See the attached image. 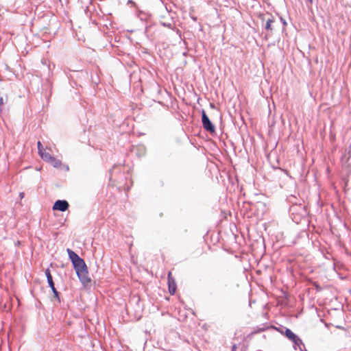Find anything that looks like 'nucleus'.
Returning a JSON list of instances; mask_svg holds the SVG:
<instances>
[{"instance_id":"nucleus-25","label":"nucleus","mask_w":351,"mask_h":351,"mask_svg":"<svg viewBox=\"0 0 351 351\" xmlns=\"http://www.w3.org/2000/svg\"><path fill=\"white\" fill-rule=\"evenodd\" d=\"M267 15L271 16V17L272 16L269 13H267Z\"/></svg>"},{"instance_id":"nucleus-18","label":"nucleus","mask_w":351,"mask_h":351,"mask_svg":"<svg viewBox=\"0 0 351 351\" xmlns=\"http://www.w3.org/2000/svg\"><path fill=\"white\" fill-rule=\"evenodd\" d=\"M3 104V98L2 97H0V106H1Z\"/></svg>"},{"instance_id":"nucleus-11","label":"nucleus","mask_w":351,"mask_h":351,"mask_svg":"<svg viewBox=\"0 0 351 351\" xmlns=\"http://www.w3.org/2000/svg\"><path fill=\"white\" fill-rule=\"evenodd\" d=\"M51 165L54 167H60L62 165L61 160L56 159L55 157H53L51 160L49 162Z\"/></svg>"},{"instance_id":"nucleus-22","label":"nucleus","mask_w":351,"mask_h":351,"mask_svg":"<svg viewBox=\"0 0 351 351\" xmlns=\"http://www.w3.org/2000/svg\"><path fill=\"white\" fill-rule=\"evenodd\" d=\"M149 28H150V26H146L145 32H147Z\"/></svg>"},{"instance_id":"nucleus-12","label":"nucleus","mask_w":351,"mask_h":351,"mask_svg":"<svg viewBox=\"0 0 351 351\" xmlns=\"http://www.w3.org/2000/svg\"><path fill=\"white\" fill-rule=\"evenodd\" d=\"M40 156L42 158V159H43L44 160H45V161H47L48 162L53 157L50 154H49L47 152H43L42 153H40Z\"/></svg>"},{"instance_id":"nucleus-19","label":"nucleus","mask_w":351,"mask_h":351,"mask_svg":"<svg viewBox=\"0 0 351 351\" xmlns=\"http://www.w3.org/2000/svg\"><path fill=\"white\" fill-rule=\"evenodd\" d=\"M236 349H237V346L235 344H234L232 346L231 351H236Z\"/></svg>"},{"instance_id":"nucleus-3","label":"nucleus","mask_w":351,"mask_h":351,"mask_svg":"<svg viewBox=\"0 0 351 351\" xmlns=\"http://www.w3.org/2000/svg\"><path fill=\"white\" fill-rule=\"evenodd\" d=\"M69 207V202L65 199H58L53 205L52 209L53 210H59L64 212L68 210Z\"/></svg>"},{"instance_id":"nucleus-4","label":"nucleus","mask_w":351,"mask_h":351,"mask_svg":"<svg viewBox=\"0 0 351 351\" xmlns=\"http://www.w3.org/2000/svg\"><path fill=\"white\" fill-rule=\"evenodd\" d=\"M168 287L170 294H175L177 287L175 280L171 276V272L168 274Z\"/></svg>"},{"instance_id":"nucleus-8","label":"nucleus","mask_w":351,"mask_h":351,"mask_svg":"<svg viewBox=\"0 0 351 351\" xmlns=\"http://www.w3.org/2000/svg\"><path fill=\"white\" fill-rule=\"evenodd\" d=\"M53 293V298L54 300L56 301V302L55 303V305H57V304H60L61 303V300H60V292H58L56 289V288L55 287V286H53V287H50Z\"/></svg>"},{"instance_id":"nucleus-13","label":"nucleus","mask_w":351,"mask_h":351,"mask_svg":"<svg viewBox=\"0 0 351 351\" xmlns=\"http://www.w3.org/2000/svg\"><path fill=\"white\" fill-rule=\"evenodd\" d=\"M312 285L315 288L317 291H320L322 290L321 286L316 282H313Z\"/></svg>"},{"instance_id":"nucleus-2","label":"nucleus","mask_w":351,"mask_h":351,"mask_svg":"<svg viewBox=\"0 0 351 351\" xmlns=\"http://www.w3.org/2000/svg\"><path fill=\"white\" fill-rule=\"evenodd\" d=\"M202 115V123L203 128L210 134H213L215 133V126L213 123V122L210 120L209 117L206 114L204 110H202L201 112Z\"/></svg>"},{"instance_id":"nucleus-10","label":"nucleus","mask_w":351,"mask_h":351,"mask_svg":"<svg viewBox=\"0 0 351 351\" xmlns=\"http://www.w3.org/2000/svg\"><path fill=\"white\" fill-rule=\"evenodd\" d=\"M137 16L141 21H147L150 15L145 12L138 11Z\"/></svg>"},{"instance_id":"nucleus-7","label":"nucleus","mask_w":351,"mask_h":351,"mask_svg":"<svg viewBox=\"0 0 351 351\" xmlns=\"http://www.w3.org/2000/svg\"><path fill=\"white\" fill-rule=\"evenodd\" d=\"M291 342L293 343V348L295 350H296L297 349V346H298L299 348H300V351H303L302 346L303 348H304V344L303 343L302 339L298 336L296 337V339L295 340L294 339Z\"/></svg>"},{"instance_id":"nucleus-26","label":"nucleus","mask_w":351,"mask_h":351,"mask_svg":"<svg viewBox=\"0 0 351 351\" xmlns=\"http://www.w3.org/2000/svg\"><path fill=\"white\" fill-rule=\"evenodd\" d=\"M267 15L271 16V17L272 16L269 13H267Z\"/></svg>"},{"instance_id":"nucleus-1","label":"nucleus","mask_w":351,"mask_h":351,"mask_svg":"<svg viewBox=\"0 0 351 351\" xmlns=\"http://www.w3.org/2000/svg\"><path fill=\"white\" fill-rule=\"evenodd\" d=\"M66 252L80 282L84 285L90 282L91 280L88 276V267L84 260L69 248L66 250Z\"/></svg>"},{"instance_id":"nucleus-17","label":"nucleus","mask_w":351,"mask_h":351,"mask_svg":"<svg viewBox=\"0 0 351 351\" xmlns=\"http://www.w3.org/2000/svg\"><path fill=\"white\" fill-rule=\"evenodd\" d=\"M162 25H163L164 26H165V27H169V28H171V26H172L171 23L166 24V23H162Z\"/></svg>"},{"instance_id":"nucleus-15","label":"nucleus","mask_w":351,"mask_h":351,"mask_svg":"<svg viewBox=\"0 0 351 351\" xmlns=\"http://www.w3.org/2000/svg\"><path fill=\"white\" fill-rule=\"evenodd\" d=\"M127 5H131V6H135L136 3L132 0H128L127 2Z\"/></svg>"},{"instance_id":"nucleus-21","label":"nucleus","mask_w":351,"mask_h":351,"mask_svg":"<svg viewBox=\"0 0 351 351\" xmlns=\"http://www.w3.org/2000/svg\"><path fill=\"white\" fill-rule=\"evenodd\" d=\"M19 195H20L21 198L22 199L24 197L25 193L23 192H21V193H20Z\"/></svg>"},{"instance_id":"nucleus-14","label":"nucleus","mask_w":351,"mask_h":351,"mask_svg":"<svg viewBox=\"0 0 351 351\" xmlns=\"http://www.w3.org/2000/svg\"><path fill=\"white\" fill-rule=\"evenodd\" d=\"M37 146H38V154L39 155L40 154V153H42L43 152H44L43 150V145L42 143H40V141H38L37 143Z\"/></svg>"},{"instance_id":"nucleus-5","label":"nucleus","mask_w":351,"mask_h":351,"mask_svg":"<svg viewBox=\"0 0 351 351\" xmlns=\"http://www.w3.org/2000/svg\"><path fill=\"white\" fill-rule=\"evenodd\" d=\"M280 333L284 335L291 341H293L294 339L295 340L296 337H298V335L295 334L291 329L286 327L284 328V330H280Z\"/></svg>"},{"instance_id":"nucleus-20","label":"nucleus","mask_w":351,"mask_h":351,"mask_svg":"<svg viewBox=\"0 0 351 351\" xmlns=\"http://www.w3.org/2000/svg\"><path fill=\"white\" fill-rule=\"evenodd\" d=\"M260 18H261L263 21H264V20L265 19V14H261V15H260Z\"/></svg>"},{"instance_id":"nucleus-24","label":"nucleus","mask_w":351,"mask_h":351,"mask_svg":"<svg viewBox=\"0 0 351 351\" xmlns=\"http://www.w3.org/2000/svg\"><path fill=\"white\" fill-rule=\"evenodd\" d=\"M307 1H309L310 3L313 2V0H307Z\"/></svg>"},{"instance_id":"nucleus-16","label":"nucleus","mask_w":351,"mask_h":351,"mask_svg":"<svg viewBox=\"0 0 351 351\" xmlns=\"http://www.w3.org/2000/svg\"><path fill=\"white\" fill-rule=\"evenodd\" d=\"M280 21L282 23L283 25L286 26L287 23L285 19H284L282 17H280Z\"/></svg>"},{"instance_id":"nucleus-6","label":"nucleus","mask_w":351,"mask_h":351,"mask_svg":"<svg viewBox=\"0 0 351 351\" xmlns=\"http://www.w3.org/2000/svg\"><path fill=\"white\" fill-rule=\"evenodd\" d=\"M45 276H46V278H47V283H48V286L49 287H53V286H55V284H54V282L53 280V277L51 276V271L49 270V269H47L45 271Z\"/></svg>"},{"instance_id":"nucleus-9","label":"nucleus","mask_w":351,"mask_h":351,"mask_svg":"<svg viewBox=\"0 0 351 351\" xmlns=\"http://www.w3.org/2000/svg\"><path fill=\"white\" fill-rule=\"evenodd\" d=\"M274 22V17L271 16V18H269L267 19L266 21V24L265 25V29L267 31H270L271 32H272L273 31V27H272V25L271 24Z\"/></svg>"},{"instance_id":"nucleus-23","label":"nucleus","mask_w":351,"mask_h":351,"mask_svg":"<svg viewBox=\"0 0 351 351\" xmlns=\"http://www.w3.org/2000/svg\"><path fill=\"white\" fill-rule=\"evenodd\" d=\"M265 40H267V39H268V35H267V34H266V35L265 36Z\"/></svg>"}]
</instances>
